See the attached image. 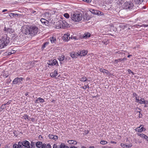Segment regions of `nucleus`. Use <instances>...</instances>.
Instances as JSON below:
<instances>
[{
  "label": "nucleus",
  "mask_w": 148,
  "mask_h": 148,
  "mask_svg": "<svg viewBox=\"0 0 148 148\" xmlns=\"http://www.w3.org/2000/svg\"><path fill=\"white\" fill-rule=\"evenodd\" d=\"M49 137L50 139H52L55 140H56L58 138V136L56 135H54L52 134H49Z\"/></svg>",
  "instance_id": "nucleus-15"
},
{
  "label": "nucleus",
  "mask_w": 148,
  "mask_h": 148,
  "mask_svg": "<svg viewBox=\"0 0 148 148\" xmlns=\"http://www.w3.org/2000/svg\"><path fill=\"white\" fill-rule=\"evenodd\" d=\"M50 41L51 43H55L56 41V38L54 37L51 38Z\"/></svg>",
  "instance_id": "nucleus-28"
},
{
  "label": "nucleus",
  "mask_w": 148,
  "mask_h": 148,
  "mask_svg": "<svg viewBox=\"0 0 148 148\" xmlns=\"http://www.w3.org/2000/svg\"><path fill=\"white\" fill-rule=\"evenodd\" d=\"M90 34L89 33H85L82 36V38L84 39H86L90 36Z\"/></svg>",
  "instance_id": "nucleus-19"
},
{
  "label": "nucleus",
  "mask_w": 148,
  "mask_h": 148,
  "mask_svg": "<svg viewBox=\"0 0 148 148\" xmlns=\"http://www.w3.org/2000/svg\"><path fill=\"white\" fill-rule=\"evenodd\" d=\"M57 25V26L58 28H64L65 27H67V24L66 22L65 21H61L59 22Z\"/></svg>",
  "instance_id": "nucleus-8"
},
{
  "label": "nucleus",
  "mask_w": 148,
  "mask_h": 148,
  "mask_svg": "<svg viewBox=\"0 0 148 148\" xmlns=\"http://www.w3.org/2000/svg\"><path fill=\"white\" fill-rule=\"evenodd\" d=\"M121 58H119L117 60H115L114 61L115 62H116V64H117L119 62H120L121 61Z\"/></svg>",
  "instance_id": "nucleus-42"
},
{
  "label": "nucleus",
  "mask_w": 148,
  "mask_h": 148,
  "mask_svg": "<svg viewBox=\"0 0 148 148\" xmlns=\"http://www.w3.org/2000/svg\"><path fill=\"white\" fill-rule=\"evenodd\" d=\"M22 32L25 34H30L29 28H28L27 27H25L22 29Z\"/></svg>",
  "instance_id": "nucleus-10"
},
{
  "label": "nucleus",
  "mask_w": 148,
  "mask_h": 148,
  "mask_svg": "<svg viewBox=\"0 0 148 148\" xmlns=\"http://www.w3.org/2000/svg\"><path fill=\"white\" fill-rule=\"evenodd\" d=\"M48 63L49 65L50 66H54L56 64H57V66L58 65V61L56 59H54L53 60H51L50 61H49Z\"/></svg>",
  "instance_id": "nucleus-11"
},
{
  "label": "nucleus",
  "mask_w": 148,
  "mask_h": 148,
  "mask_svg": "<svg viewBox=\"0 0 148 148\" xmlns=\"http://www.w3.org/2000/svg\"><path fill=\"white\" fill-rule=\"evenodd\" d=\"M67 142L69 144L76 145L77 143V142L74 140H69L67 141Z\"/></svg>",
  "instance_id": "nucleus-23"
},
{
  "label": "nucleus",
  "mask_w": 148,
  "mask_h": 148,
  "mask_svg": "<svg viewBox=\"0 0 148 148\" xmlns=\"http://www.w3.org/2000/svg\"><path fill=\"white\" fill-rule=\"evenodd\" d=\"M107 142L105 140H102L100 142V143L102 145H105L107 144Z\"/></svg>",
  "instance_id": "nucleus-37"
},
{
  "label": "nucleus",
  "mask_w": 148,
  "mask_h": 148,
  "mask_svg": "<svg viewBox=\"0 0 148 148\" xmlns=\"http://www.w3.org/2000/svg\"><path fill=\"white\" fill-rule=\"evenodd\" d=\"M53 148H61V144L55 143L53 145Z\"/></svg>",
  "instance_id": "nucleus-25"
},
{
  "label": "nucleus",
  "mask_w": 148,
  "mask_h": 148,
  "mask_svg": "<svg viewBox=\"0 0 148 148\" xmlns=\"http://www.w3.org/2000/svg\"><path fill=\"white\" fill-rule=\"evenodd\" d=\"M23 78L22 77L15 78L12 82V84H22V81L23 80Z\"/></svg>",
  "instance_id": "nucleus-6"
},
{
  "label": "nucleus",
  "mask_w": 148,
  "mask_h": 148,
  "mask_svg": "<svg viewBox=\"0 0 148 148\" xmlns=\"http://www.w3.org/2000/svg\"><path fill=\"white\" fill-rule=\"evenodd\" d=\"M111 143H112V144H116V143L115 142H114V141H111Z\"/></svg>",
  "instance_id": "nucleus-57"
},
{
  "label": "nucleus",
  "mask_w": 148,
  "mask_h": 148,
  "mask_svg": "<svg viewBox=\"0 0 148 148\" xmlns=\"http://www.w3.org/2000/svg\"><path fill=\"white\" fill-rule=\"evenodd\" d=\"M143 134H137L138 136H140V137H142V135H143Z\"/></svg>",
  "instance_id": "nucleus-56"
},
{
  "label": "nucleus",
  "mask_w": 148,
  "mask_h": 148,
  "mask_svg": "<svg viewBox=\"0 0 148 148\" xmlns=\"http://www.w3.org/2000/svg\"><path fill=\"white\" fill-rule=\"evenodd\" d=\"M19 142L20 147H21V148H30V143L28 141L24 140Z\"/></svg>",
  "instance_id": "nucleus-4"
},
{
  "label": "nucleus",
  "mask_w": 148,
  "mask_h": 148,
  "mask_svg": "<svg viewBox=\"0 0 148 148\" xmlns=\"http://www.w3.org/2000/svg\"><path fill=\"white\" fill-rule=\"evenodd\" d=\"M29 120H31L33 122L35 121V118H29Z\"/></svg>",
  "instance_id": "nucleus-49"
},
{
  "label": "nucleus",
  "mask_w": 148,
  "mask_h": 148,
  "mask_svg": "<svg viewBox=\"0 0 148 148\" xmlns=\"http://www.w3.org/2000/svg\"><path fill=\"white\" fill-rule=\"evenodd\" d=\"M83 18L82 14L79 12H74L71 14V18L72 21L75 22L80 21Z\"/></svg>",
  "instance_id": "nucleus-2"
},
{
  "label": "nucleus",
  "mask_w": 148,
  "mask_h": 148,
  "mask_svg": "<svg viewBox=\"0 0 148 148\" xmlns=\"http://www.w3.org/2000/svg\"><path fill=\"white\" fill-rule=\"evenodd\" d=\"M139 103L140 104H145V102L144 101V98H141V99H140V102H139Z\"/></svg>",
  "instance_id": "nucleus-32"
},
{
  "label": "nucleus",
  "mask_w": 148,
  "mask_h": 148,
  "mask_svg": "<svg viewBox=\"0 0 148 148\" xmlns=\"http://www.w3.org/2000/svg\"><path fill=\"white\" fill-rule=\"evenodd\" d=\"M102 42L103 43V44H104L107 45V43L106 42H103L102 41Z\"/></svg>",
  "instance_id": "nucleus-62"
},
{
  "label": "nucleus",
  "mask_w": 148,
  "mask_h": 148,
  "mask_svg": "<svg viewBox=\"0 0 148 148\" xmlns=\"http://www.w3.org/2000/svg\"><path fill=\"white\" fill-rule=\"evenodd\" d=\"M3 75V76H5L6 77H7L8 76V75H6L5 74V73H4Z\"/></svg>",
  "instance_id": "nucleus-60"
},
{
  "label": "nucleus",
  "mask_w": 148,
  "mask_h": 148,
  "mask_svg": "<svg viewBox=\"0 0 148 148\" xmlns=\"http://www.w3.org/2000/svg\"><path fill=\"white\" fill-rule=\"evenodd\" d=\"M143 126V125H140V127H137L136 129V131L138 132H142L143 131L145 130V128H144L143 127V126L141 127V128H140V127L142 126Z\"/></svg>",
  "instance_id": "nucleus-13"
},
{
  "label": "nucleus",
  "mask_w": 148,
  "mask_h": 148,
  "mask_svg": "<svg viewBox=\"0 0 148 148\" xmlns=\"http://www.w3.org/2000/svg\"><path fill=\"white\" fill-rule=\"evenodd\" d=\"M49 42H47L45 43L42 45V49H44L46 46L48 45Z\"/></svg>",
  "instance_id": "nucleus-31"
},
{
  "label": "nucleus",
  "mask_w": 148,
  "mask_h": 148,
  "mask_svg": "<svg viewBox=\"0 0 148 148\" xmlns=\"http://www.w3.org/2000/svg\"><path fill=\"white\" fill-rule=\"evenodd\" d=\"M65 58V56L63 55H62L59 56L58 59L60 62V63L62 64V63L61 62L63 61L64 59Z\"/></svg>",
  "instance_id": "nucleus-18"
},
{
  "label": "nucleus",
  "mask_w": 148,
  "mask_h": 148,
  "mask_svg": "<svg viewBox=\"0 0 148 148\" xmlns=\"http://www.w3.org/2000/svg\"><path fill=\"white\" fill-rule=\"evenodd\" d=\"M58 75L57 69L55 70L53 73H50V75L51 77H55Z\"/></svg>",
  "instance_id": "nucleus-17"
},
{
  "label": "nucleus",
  "mask_w": 148,
  "mask_h": 148,
  "mask_svg": "<svg viewBox=\"0 0 148 148\" xmlns=\"http://www.w3.org/2000/svg\"><path fill=\"white\" fill-rule=\"evenodd\" d=\"M144 0H134V2L137 5V7L140 9L144 8V6H142V3Z\"/></svg>",
  "instance_id": "nucleus-7"
},
{
  "label": "nucleus",
  "mask_w": 148,
  "mask_h": 148,
  "mask_svg": "<svg viewBox=\"0 0 148 148\" xmlns=\"http://www.w3.org/2000/svg\"><path fill=\"white\" fill-rule=\"evenodd\" d=\"M30 148H32V147H35V143L32 141L31 142V144H30Z\"/></svg>",
  "instance_id": "nucleus-38"
},
{
  "label": "nucleus",
  "mask_w": 148,
  "mask_h": 148,
  "mask_svg": "<svg viewBox=\"0 0 148 148\" xmlns=\"http://www.w3.org/2000/svg\"><path fill=\"white\" fill-rule=\"evenodd\" d=\"M85 86H86V88H88V89H89V86H88V84H87V85H85Z\"/></svg>",
  "instance_id": "nucleus-55"
},
{
  "label": "nucleus",
  "mask_w": 148,
  "mask_h": 148,
  "mask_svg": "<svg viewBox=\"0 0 148 148\" xmlns=\"http://www.w3.org/2000/svg\"><path fill=\"white\" fill-rule=\"evenodd\" d=\"M77 54L74 53H70V56L73 58H77Z\"/></svg>",
  "instance_id": "nucleus-29"
},
{
  "label": "nucleus",
  "mask_w": 148,
  "mask_h": 148,
  "mask_svg": "<svg viewBox=\"0 0 148 148\" xmlns=\"http://www.w3.org/2000/svg\"><path fill=\"white\" fill-rule=\"evenodd\" d=\"M133 96L134 97H136V96H137V94L135 92L134 93H133Z\"/></svg>",
  "instance_id": "nucleus-53"
},
{
  "label": "nucleus",
  "mask_w": 148,
  "mask_h": 148,
  "mask_svg": "<svg viewBox=\"0 0 148 148\" xmlns=\"http://www.w3.org/2000/svg\"><path fill=\"white\" fill-rule=\"evenodd\" d=\"M102 148H112V147L108 146H103Z\"/></svg>",
  "instance_id": "nucleus-51"
},
{
  "label": "nucleus",
  "mask_w": 148,
  "mask_h": 148,
  "mask_svg": "<svg viewBox=\"0 0 148 148\" xmlns=\"http://www.w3.org/2000/svg\"><path fill=\"white\" fill-rule=\"evenodd\" d=\"M21 16V15L20 14H18L17 13H11L9 14V16L11 18L17 17L18 16L20 17Z\"/></svg>",
  "instance_id": "nucleus-16"
},
{
  "label": "nucleus",
  "mask_w": 148,
  "mask_h": 148,
  "mask_svg": "<svg viewBox=\"0 0 148 148\" xmlns=\"http://www.w3.org/2000/svg\"><path fill=\"white\" fill-rule=\"evenodd\" d=\"M6 104H3L1 107V109H3L4 108H5V105Z\"/></svg>",
  "instance_id": "nucleus-46"
},
{
  "label": "nucleus",
  "mask_w": 148,
  "mask_h": 148,
  "mask_svg": "<svg viewBox=\"0 0 148 148\" xmlns=\"http://www.w3.org/2000/svg\"><path fill=\"white\" fill-rule=\"evenodd\" d=\"M132 56V55H128V56H127V57L128 58H130V56Z\"/></svg>",
  "instance_id": "nucleus-64"
},
{
  "label": "nucleus",
  "mask_w": 148,
  "mask_h": 148,
  "mask_svg": "<svg viewBox=\"0 0 148 148\" xmlns=\"http://www.w3.org/2000/svg\"><path fill=\"white\" fill-rule=\"evenodd\" d=\"M84 90H86V87L85 86H82L81 87Z\"/></svg>",
  "instance_id": "nucleus-59"
},
{
  "label": "nucleus",
  "mask_w": 148,
  "mask_h": 148,
  "mask_svg": "<svg viewBox=\"0 0 148 148\" xmlns=\"http://www.w3.org/2000/svg\"><path fill=\"white\" fill-rule=\"evenodd\" d=\"M136 99L137 102L139 103V102H140V100L138 99L136 97Z\"/></svg>",
  "instance_id": "nucleus-52"
},
{
  "label": "nucleus",
  "mask_w": 148,
  "mask_h": 148,
  "mask_svg": "<svg viewBox=\"0 0 148 148\" xmlns=\"http://www.w3.org/2000/svg\"><path fill=\"white\" fill-rule=\"evenodd\" d=\"M70 38V34L68 33L64 34L62 37L63 39L67 41H68Z\"/></svg>",
  "instance_id": "nucleus-14"
},
{
  "label": "nucleus",
  "mask_w": 148,
  "mask_h": 148,
  "mask_svg": "<svg viewBox=\"0 0 148 148\" xmlns=\"http://www.w3.org/2000/svg\"><path fill=\"white\" fill-rule=\"evenodd\" d=\"M121 6L122 8L127 10V11H129L133 9L134 5L131 1H126Z\"/></svg>",
  "instance_id": "nucleus-3"
},
{
  "label": "nucleus",
  "mask_w": 148,
  "mask_h": 148,
  "mask_svg": "<svg viewBox=\"0 0 148 148\" xmlns=\"http://www.w3.org/2000/svg\"><path fill=\"white\" fill-rule=\"evenodd\" d=\"M38 99H36L35 101V103H38Z\"/></svg>",
  "instance_id": "nucleus-61"
},
{
  "label": "nucleus",
  "mask_w": 148,
  "mask_h": 148,
  "mask_svg": "<svg viewBox=\"0 0 148 148\" xmlns=\"http://www.w3.org/2000/svg\"><path fill=\"white\" fill-rule=\"evenodd\" d=\"M29 93V92H27V93H25V96H27L28 95V93Z\"/></svg>",
  "instance_id": "nucleus-63"
},
{
  "label": "nucleus",
  "mask_w": 148,
  "mask_h": 148,
  "mask_svg": "<svg viewBox=\"0 0 148 148\" xmlns=\"http://www.w3.org/2000/svg\"><path fill=\"white\" fill-rule=\"evenodd\" d=\"M121 146L123 148H128L132 146V145H126L125 144H124L123 143L121 144Z\"/></svg>",
  "instance_id": "nucleus-24"
},
{
  "label": "nucleus",
  "mask_w": 148,
  "mask_h": 148,
  "mask_svg": "<svg viewBox=\"0 0 148 148\" xmlns=\"http://www.w3.org/2000/svg\"><path fill=\"white\" fill-rule=\"evenodd\" d=\"M38 100L40 103H43L45 101L44 99L40 97L38 98Z\"/></svg>",
  "instance_id": "nucleus-41"
},
{
  "label": "nucleus",
  "mask_w": 148,
  "mask_h": 148,
  "mask_svg": "<svg viewBox=\"0 0 148 148\" xmlns=\"http://www.w3.org/2000/svg\"><path fill=\"white\" fill-rule=\"evenodd\" d=\"M64 17H65L66 18H68L70 17V16L69 14L67 13H66L64 14Z\"/></svg>",
  "instance_id": "nucleus-39"
},
{
  "label": "nucleus",
  "mask_w": 148,
  "mask_h": 148,
  "mask_svg": "<svg viewBox=\"0 0 148 148\" xmlns=\"http://www.w3.org/2000/svg\"><path fill=\"white\" fill-rule=\"evenodd\" d=\"M81 56H85V55H86L88 53V51L87 50H83L81 51Z\"/></svg>",
  "instance_id": "nucleus-22"
},
{
  "label": "nucleus",
  "mask_w": 148,
  "mask_h": 148,
  "mask_svg": "<svg viewBox=\"0 0 148 148\" xmlns=\"http://www.w3.org/2000/svg\"><path fill=\"white\" fill-rule=\"evenodd\" d=\"M19 145V142H18V144L15 143L13 145V148H21V147H20Z\"/></svg>",
  "instance_id": "nucleus-27"
},
{
  "label": "nucleus",
  "mask_w": 148,
  "mask_h": 148,
  "mask_svg": "<svg viewBox=\"0 0 148 148\" xmlns=\"http://www.w3.org/2000/svg\"><path fill=\"white\" fill-rule=\"evenodd\" d=\"M137 27H138L139 26H140V27H147L148 26V25H146V24H143L141 25H136Z\"/></svg>",
  "instance_id": "nucleus-35"
},
{
  "label": "nucleus",
  "mask_w": 148,
  "mask_h": 148,
  "mask_svg": "<svg viewBox=\"0 0 148 148\" xmlns=\"http://www.w3.org/2000/svg\"><path fill=\"white\" fill-rule=\"evenodd\" d=\"M24 119H27L29 120V118L28 117V116L27 115H24Z\"/></svg>",
  "instance_id": "nucleus-48"
},
{
  "label": "nucleus",
  "mask_w": 148,
  "mask_h": 148,
  "mask_svg": "<svg viewBox=\"0 0 148 148\" xmlns=\"http://www.w3.org/2000/svg\"><path fill=\"white\" fill-rule=\"evenodd\" d=\"M5 30L10 34H11L14 32V30L11 28H7L5 27Z\"/></svg>",
  "instance_id": "nucleus-20"
},
{
  "label": "nucleus",
  "mask_w": 148,
  "mask_h": 148,
  "mask_svg": "<svg viewBox=\"0 0 148 148\" xmlns=\"http://www.w3.org/2000/svg\"><path fill=\"white\" fill-rule=\"evenodd\" d=\"M87 80L85 76L83 77L80 79V81L81 82H86Z\"/></svg>",
  "instance_id": "nucleus-30"
},
{
  "label": "nucleus",
  "mask_w": 148,
  "mask_h": 148,
  "mask_svg": "<svg viewBox=\"0 0 148 148\" xmlns=\"http://www.w3.org/2000/svg\"><path fill=\"white\" fill-rule=\"evenodd\" d=\"M61 148H70L67 146L65 145L63 143H61Z\"/></svg>",
  "instance_id": "nucleus-34"
},
{
  "label": "nucleus",
  "mask_w": 148,
  "mask_h": 148,
  "mask_svg": "<svg viewBox=\"0 0 148 148\" xmlns=\"http://www.w3.org/2000/svg\"><path fill=\"white\" fill-rule=\"evenodd\" d=\"M82 0L85 2H87L88 3H90L91 1V0Z\"/></svg>",
  "instance_id": "nucleus-47"
},
{
  "label": "nucleus",
  "mask_w": 148,
  "mask_h": 148,
  "mask_svg": "<svg viewBox=\"0 0 148 148\" xmlns=\"http://www.w3.org/2000/svg\"><path fill=\"white\" fill-rule=\"evenodd\" d=\"M83 19L85 20L88 21L89 19V16L87 14H85L83 15Z\"/></svg>",
  "instance_id": "nucleus-26"
},
{
  "label": "nucleus",
  "mask_w": 148,
  "mask_h": 148,
  "mask_svg": "<svg viewBox=\"0 0 148 148\" xmlns=\"http://www.w3.org/2000/svg\"><path fill=\"white\" fill-rule=\"evenodd\" d=\"M13 134L15 136H17V135L16 134V131H14Z\"/></svg>",
  "instance_id": "nucleus-50"
},
{
  "label": "nucleus",
  "mask_w": 148,
  "mask_h": 148,
  "mask_svg": "<svg viewBox=\"0 0 148 148\" xmlns=\"http://www.w3.org/2000/svg\"><path fill=\"white\" fill-rule=\"evenodd\" d=\"M8 11V10L6 9L3 10H2V12H4L6 11Z\"/></svg>",
  "instance_id": "nucleus-58"
},
{
  "label": "nucleus",
  "mask_w": 148,
  "mask_h": 148,
  "mask_svg": "<svg viewBox=\"0 0 148 148\" xmlns=\"http://www.w3.org/2000/svg\"><path fill=\"white\" fill-rule=\"evenodd\" d=\"M81 51H78L77 53H76V54H77V56H81Z\"/></svg>",
  "instance_id": "nucleus-45"
},
{
  "label": "nucleus",
  "mask_w": 148,
  "mask_h": 148,
  "mask_svg": "<svg viewBox=\"0 0 148 148\" xmlns=\"http://www.w3.org/2000/svg\"><path fill=\"white\" fill-rule=\"evenodd\" d=\"M36 145L38 148H46V144L45 143L42 144V142H37L36 144Z\"/></svg>",
  "instance_id": "nucleus-9"
},
{
  "label": "nucleus",
  "mask_w": 148,
  "mask_h": 148,
  "mask_svg": "<svg viewBox=\"0 0 148 148\" xmlns=\"http://www.w3.org/2000/svg\"><path fill=\"white\" fill-rule=\"evenodd\" d=\"M90 11L91 12L94 14L95 15H101V13H103L102 12H100L99 11H97L96 10H95L94 9H91L90 10Z\"/></svg>",
  "instance_id": "nucleus-12"
},
{
  "label": "nucleus",
  "mask_w": 148,
  "mask_h": 148,
  "mask_svg": "<svg viewBox=\"0 0 148 148\" xmlns=\"http://www.w3.org/2000/svg\"><path fill=\"white\" fill-rule=\"evenodd\" d=\"M30 12L31 13L34 14V15L37 14L38 13V12H37L36 10H34L32 9L31 10Z\"/></svg>",
  "instance_id": "nucleus-33"
},
{
  "label": "nucleus",
  "mask_w": 148,
  "mask_h": 148,
  "mask_svg": "<svg viewBox=\"0 0 148 148\" xmlns=\"http://www.w3.org/2000/svg\"><path fill=\"white\" fill-rule=\"evenodd\" d=\"M10 38L6 34L1 36L0 39V49L3 48L7 46L10 43Z\"/></svg>",
  "instance_id": "nucleus-1"
},
{
  "label": "nucleus",
  "mask_w": 148,
  "mask_h": 148,
  "mask_svg": "<svg viewBox=\"0 0 148 148\" xmlns=\"http://www.w3.org/2000/svg\"><path fill=\"white\" fill-rule=\"evenodd\" d=\"M40 21L42 23H43L44 24L46 23L47 22V21L44 18H42L40 20Z\"/></svg>",
  "instance_id": "nucleus-36"
},
{
  "label": "nucleus",
  "mask_w": 148,
  "mask_h": 148,
  "mask_svg": "<svg viewBox=\"0 0 148 148\" xmlns=\"http://www.w3.org/2000/svg\"><path fill=\"white\" fill-rule=\"evenodd\" d=\"M46 148H51L50 145L48 143L46 145Z\"/></svg>",
  "instance_id": "nucleus-43"
},
{
  "label": "nucleus",
  "mask_w": 148,
  "mask_h": 148,
  "mask_svg": "<svg viewBox=\"0 0 148 148\" xmlns=\"http://www.w3.org/2000/svg\"><path fill=\"white\" fill-rule=\"evenodd\" d=\"M121 60L122 61H125L127 60V58H121Z\"/></svg>",
  "instance_id": "nucleus-54"
},
{
  "label": "nucleus",
  "mask_w": 148,
  "mask_h": 148,
  "mask_svg": "<svg viewBox=\"0 0 148 148\" xmlns=\"http://www.w3.org/2000/svg\"><path fill=\"white\" fill-rule=\"evenodd\" d=\"M128 71L129 74L131 73L133 75L134 74V72L132 71H131L130 69H128Z\"/></svg>",
  "instance_id": "nucleus-44"
},
{
  "label": "nucleus",
  "mask_w": 148,
  "mask_h": 148,
  "mask_svg": "<svg viewBox=\"0 0 148 148\" xmlns=\"http://www.w3.org/2000/svg\"><path fill=\"white\" fill-rule=\"evenodd\" d=\"M99 70L102 73H106L108 75L110 74L109 72L108 71L106 70L107 72H106L105 71L106 70L102 68L99 69Z\"/></svg>",
  "instance_id": "nucleus-21"
},
{
  "label": "nucleus",
  "mask_w": 148,
  "mask_h": 148,
  "mask_svg": "<svg viewBox=\"0 0 148 148\" xmlns=\"http://www.w3.org/2000/svg\"><path fill=\"white\" fill-rule=\"evenodd\" d=\"M142 135V137H141L142 138H144L145 139L147 140H148V139L147 140V139L148 138V137L147 136H146L144 134H143V135Z\"/></svg>",
  "instance_id": "nucleus-40"
},
{
  "label": "nucleus",
  "mask_w": 148,
  "mask_h": 148,
  "mask_svg": "<svg viewBox=\"0 0 148 148\" xmlns=\"http://www.w3.org/2000/svg\"><path fill=\"white\" fill-rule=\"evenodd\" d=\"M30 34L32 36L37 34L38 32V28L36 26H31L29 27Z\"/></svg>",
  "instance_id": "nucleus-5"
}]
</instances>
